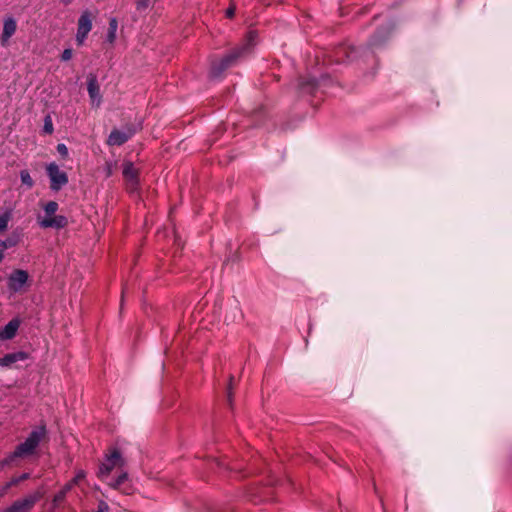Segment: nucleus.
<instances>
[{"mask_svg":"<svg viewBox=\"0 0 512 512\" xmlns=\"http://www.w3.org/2000/svg\"><path fill=\"white\" fill-rule=\"evenodd\" d=\"M96 512H109V506L105 501H99Z\"/></svg>","mask_w":512,"mask_h":512,"instance_id":"28","label":"nucleus"},{"mask_svg":"<svg viewBox=\"0 0 512 512\" xmlns=\"http://www.w3.org/2000/svg\"><path fill=\"white\" fill-rule=\"evenodd\" d=\"M57 149V152L62 156V157H67L68 156V148L65 144L63 143H59L56 147Z\"/></svg>","mask_w":512,"mask_h":512,"instance_id":"26","label":"nucleus"},{"mask_svg":"<svg viewBox=\"0 0 512 512\" xmlns=\"http://www.w3.org/2000/svg\"><path fill=\"white\" fill-rule=\"evenodd\" d=\"M30 477V474L29 473H23L21 474L20 476H17V477H13L10 481H8L5 485H3L2 487H0V499L3 498L8 490L19 484L20 482L24 481V480H27L28 478Z\"/></svg>","mask_w":512,"mask_h":512,"instance_id":"15","label":"nucleus"},{"mask_svg":"<svg viewBox=\"0 0 512 512\" xmlns=\"http://www.w3.org/2000/svg\"><path fill=\"white\" fill-rule=\"evenodd\" d=\"M231 390H232V384L230 383V385L228 387V395H227L228 401H229L230 404L232 402V392H231Z\"/></svg>","mask_w":512,"mask_h":512,"instance_id":"30","label":"nucleus"},{"mask_svg":"<svg viewBox=\"0 0 512 512\" xmlns=\"http://www.w3.org/2000/svg\"><path fill=\"white\" fill-rule=\"evenodd\" d=\"M87 90L92 106L99 107L102 102V96L100 94L97 77L93 74H90L87 77Z\"/></svg>","mask_w":512,"mask_h":512,"instance_id":"9","label":"nucleus"},{"mask_svg":"<svg viewBox=\"0 0 512 512\" xmlns=\"http://www.w3.org/2000/svg\"><path fill=\"white\" fill-rule=\"evenodd\" d=\"M21 321L18 318L10 320L4 327L0 328V341L13 339L20 327Z\"/></svg>","mask_w":512,"mask_h":512,"instance_id":"12","label":"nucleus"},{"mask_svg":"<svg viewBox=\"0 0 512 512\" xmlns=\"http://www.w3.org/2000/svg\"><path fill=\"white\" fill-rule=\"evenodd\" d=\"M16 29V20L11 16L6 17L3 21V31L1 35L2 46H6L8 44L9 39L15 34Z\"/></svg>","mask_w":512,"mask_h":512,"instance_id":"13","label":"nucleus"},{"mask_svg":"<svg viewBox=\"0 0 512 512\" xmlns=\"http://www.w3.org/2000/svg\"><path fill=\"white\" fill-rule=\"evenodd\" d=\"M58 208L59 205L55 201H49L43 206L44 212L47 216L54 215L57 212Z\"/></svg>","mask_w":512,"mask_h":512,"instance_id":"21","label":"nucleus"},{"mask_svg":"<svg viewBox=\"0 0 512 512\" xmlns=\"http://www.w3.org/2000/svg\"><path fill=\"white\" fill-rule=\"evenodd\" d=\"M29 358V354L24 351L8 353L0 358V367L12 368L19 361H25Z\"/></svg>","mask_w":512,"mask_h":512,"instance_id":"11","label":"nucleus"},{"mask_svg":"<svg viewBox=\"0 0 512 512\" xmlns=\"http://www.w3.org/2000/svg\"><path fill=\"white\" fill-rule=\"evenodd\" d=\"M37 223L43 229H47V228L62 229L67 226L68 219L64 215H55L54 214L52 216H47L45 214L44 217H40V216L37 217Z\"/></svg>","mask_w":512,"mask_h":512,"instance_id":"8","label":"nucleus"},{"mask_svg":"<svg viewBox=\"0 0 512 512\" xmlns=\"http://www.w3.org/2000/svg\"><path fill=\"white\" fill-rule=\"evenodd\" d=\"M11 218V211H5L4 213L0 214V234L7 230Z\"/></svg>","mask_w":512,"mask_h":512,"instance_id":"20","label":"nucleus"},{"mask_svg":"<svg viewBox=\"0 0 512 512\" xmlns=\"http://www.w3.org/2000/svg\"><path fill=\"white\" fill-rule=\"evenodd\" d=\"M46 172L50 179V188L53 191H59L68 183L67 173L62 171L55 162L46 166Z\"/></svg>","mask_w":512,"mask_h":512,"instance_id":"7","label":"nucleus"},{"mask_svg":"<svg viewBox=\"0 0 512 512\" xmlns=\"http://www.w3.org/2000/svg\"><path fill=\"white\" fill-rule=\"evenodd\" d=\"M86 477V473L84 470H78L74 476L73 479H71L69 482H67L63 488L66 491H70L75 485H78L82 480H84Z\"/></svg>","mask_w":512,"mask_h":512,"instance_id":"18","label":"nucleus"},{"mask_svg":"<svg viewBox=\"0 0 512 512\" xmlns=\"http://www.w3.org/2000/svg\"><path fill=\"white\" fill-rule=\"evenodd\" d=\"M73 51L70 48L64 49V51L61 54V60L62 61H68L72 58Z\"/></svg>","mask_w":512,"mask_h":512,"instance_id":"27","label":"nucleus"},{"mask_svg":"<svg viewBox=\"0 0 512 512\" xmlns=\"http://www.w3.org/2000/svg\"><path fill=\"white\" fill-rule=\"evenodd\" d=\"M117 29H118V22H117L116 18H111L109 21V27H108V32H107V36H106V41L109 42L110 44L114 43V41L116 39Z\"/></svg>","mask_w":512,"mask_h":512,"instance_id":"19","label":"nucleus"},{"mask_svg":"<svg viewBox=\"0 0 512 512\" xmlns=\"http://www.w3.org/2000/svg\"><path fill=\"white\" fill-rule=\"evenodd\" d=\"M94 15L89 10H84L77 22V32L75 40L78 46H82L92 30V21Z\"/></svg>","mask_w":512,"mask_h":512,"instance_id":"6","label":"nucleus"},{"mask_svg":"<svg viewBox=\"0 0 512 512\" xmlns=\"http://www.w3.org/2000/svg\"><path fill=\"white\" fill-rule=\"evenodd\" d=\"M234 14H235V8L234 7H229L226 10L227 17L232 18L234 16Z\"/></svg>","mask_w":512,"mask_h":512,"instance_id":"29","label":"nucleus"},{"mask_svg":"<svg viewBox=\"0 0 512 512\" xmlns=\"http://www.w3.org/2000/svg\"><path fill=\"white\" fill-rule=\"evenodd\" d=\"M123 175L130 185L131 189H136L138 185V171L134 167L133 163L126 162L123 165Z\"/></svg>","mask_w":512,"mask_h":512,"instance_id":"14","label":"nucleus"},{"mask_svg":"<svg viewBox=\"0 0 512 512\" xmlns=\"http://www.w3.org/2000/svg\"><path fill=\"white\" fill-rule=\"evenodd\" d=\"M258 43V33L255 30H250L241 45L233 49L230 53L225 55L222 59L214 62L211 66L210 75L213 78H218L222 73L234 66L238 60L244 55L250 53Z\"/></svg>","mask_w":512,"mask_h":512,"instance_id":"1","label":"nucleus"},{"mask_svg":"<svg viewBox=\"0 0 512 512\" xmlns=\"http://www.w3.org/2000/svg\"><path fill=\"white\" fill-rule=\"evenodd\" d=\"M29 282L30 276L26 270L15 269L7 277V288L11 294L22 293Z\"/></svg>","mask_w":512,"mask_h":512,"instance_id":"4","label":"nucleus"},{"mask_svg":"<svg viewBox=\"0 0 512 512\" xmlns=\"http://www.w3.org/2000/svg\"><path fill=\"white\" fill-rule=\"evenodd\" d=\"M43 130L47 134H51L53 132V124L50 116L45 118Z\"/></svg>","mask_w":512,"mask_h":512,"instance_id":"25","label":"nucleus"},{"mask_svg":"<svg viewBox=\"0 0 512 512\" xmlns=\"http://www.w3.org/2000/svg\"><path fill=\"white\" fill-rule=\"evenodd\" d=\"M67 493L68 491H66L64 488H62L58 493H56L52 500L53 506L58 507L65 499Z\"/></svg>","mask_w":512,"mask_h":512,"instance_id":"23","label":"nucleus"},{"mask_svg":"<svg viewBox=\"0 0 512 512\" xmlns=\"http://www.w3.org/2000/svg\"><path fill=\"white\" fill-rule=\"evenodd\" d=\"M124 465L125 461L121 453L117 449H114L110 454L105 456L104 461L99 466L97 475L101 480H105L112 470L122 468Z\"/></svg>","mask_w":512,"mask_h":512,"instance_id":"3","label":"nucleus"},{"mask_svg":"<svg viewBox=\"0 0 512 512\" xmlns=\"http://www.w3.org/2000/svg\"><path fill=\"white\" fill-rule=\"evenodd\" d=\"M43 492L35 491L24 496L21 499L14 501L10 506L5 508L2 512H30L36 503L42 499Z\"/></svg>","mask_w":512,"mask_h":512,"instance_id":"5","label":"nucleus"},{"mask_svg":"<svg viewBox=\"0 0 512 512\" xmlns=\"http://www.w3.org/2000/svg\"><path fill=\"white\" fill-rule=\"evenodd\" d=\"M151 0H136V8L139 11H143L149 8Z\"/></svg>","mask_w":512,"mask_h":512,"instance_id":"24","label":"nucleus"},{"mask_svg":"<svg viewBox=\"0 0 512 512\" xmlns=\"http://www.w3.org/2000/svg\"><path fill=\"white\" fill-rule=\"evenodd\" d=\"M21 182L26 185L28 188H31L34 185L33 179L30 173L27 170H22L20 172Z\"/></svg>","mask_w":512,"mask_h":512,"instance_id":"22","label":"nucleus"},{"mask_svg":"<svg viewBox=\"0 0 512 512\" xmlns=\"http://www.w3.org/2000/svg\"><path fill=\"white\" fill-rule=\"evenodd\" d=\"M47 430L44 425L33 429L24 442L16 446L15 450L2 462V465H8L16 458H25L33 455L39 444L45 439Z\"/></svg>","mask_w":512,"mask_h":512,"instance_id":"2","label":"nucleus"},{"mask_svg":"<svg viewBox=\"0 0 512 512\" xmlns=\"http://www.w3.org/2000/svg\"><path fill=\"white\" fill-rule=\"evenodd\" d=\"M134 134L133 130L121 131V130H113L108 136L107 143L110 146H120L127 142Z\"/></svg>","mask_w":512,"mask_h":512,"instance_id":"10","label":"nucleus"},{"mask_svg":"<svg viewBox=\"0 0 512 512\" xmlns=\"http://www.w3.org/2000/svg\"><path fill=\"white\" fill-rule=\"evenodd\" d=\"M21 241L20 233L13 232L9 237L0 240V246L6 252L7 249L17 246Z\"/></svg>","mask_w":512,"mask_h":512,"instance_id":"16","label":"nucleus"},{"mask_svg":"<svg viewBox=\"0 0 512 512\" xmlns=\"http://www.w3.org/2000/svg\"><path fill=\"white\" fill-rule=\"evenodd\" d=\"M128 474L126 472L121 473L115 480L109 483V485L116 490H120L125 494H129L130 490L127 488H122V485L127 481Z\"/></svg>","mask_w":512,"mask_h":512,"instance_id":"17","label":"nucleus"}]
</instances>
